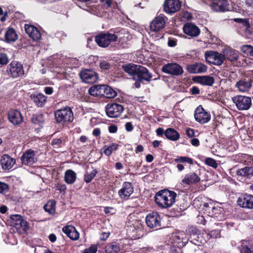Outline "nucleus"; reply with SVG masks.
I'll use <instances>...</instances> for the list:
<instances>
[{"label": "nucleus", "mask_w": 253, "mask_h": 253, "mask_svg": "<svg viewBox=\"0 0 253 253\" xmlns=\"http://www.w3.org/2000/svg\"><path fill=\"white\" fill-rule=\"evenodd\" d=\"M124 110V107L117 103L108 104L105 107L106 115L110 118L119 117Z\"/></svg>", "instance_id": "14"}, {"label": "nucleus", "mask_w": 253, "mask_h": 253, "mask_svg": "<svg viewBox=\"0 0 253 253\" xmlns=\"http://www.w3.org/2000/svg\"><path fill=\"white\" fill-rule=\"evenodd\" d=\"M97 251V245L92 244L88 248L85 249L83 253H96Z\"/></svg>", "instance_id": "54"}, {"label": "nucleus", "mask_w": 253, "mask_h": 253, "mask_svg": "<svg viewBox=\"0 0 253 253\" xmlns=\"http://www.w3.org/2000/svg\"><path fill=\"white\" fill-rule=\"evenodd\" d=\"M237 203L242 208L253 209V195L247 194H243L238 198Z\"/></svg>", "instance_id": "19"}, {"label": "nucleus", "mask_w": 253, "mask_h": 253, "mask_svg": "<svg viewBox=\"0 0 253 253\" xmlns=\"http://www.w3.org/2000/svg\"><path fill=\"white\" fill-rule=\"evenodd\" d=\"M9 62V59L6 53L0 52V64L6 65Z\"/></svg>", "instance_id": "52"}, {"label": "nucleus", "mask_w": 253, "mask_h": 253, "mask_svg": "<svg viewBox=\"0 0 253 253\" xmlns=\"http://www.w3.org/2000/svg\"><path fill=\"white\" fill-rule=\"evenodd\" d=\"M110 236V233L109 232H102L101 233L100 237V239L102 241H106Z\"/></svg>", "instance_id": "63"}, {"label": "nucleus", "mask_w": 253, "mask_h": 253, "mask_svg": "<svg viewBox=\"0 0 253 253\" xmlns=\"http://www.w3.org/2000/svg\"><path fill=\"white\" fill-rule=\"evenodd\" d=\"M100 1L106 8L111 7L112 5V0H100Z\"/></svg>", "instance_id": "60"}, {"label": "nucleus", "mask_w": 253, "mask_h": 253, "mask_svg": "<svg viewBox=\"0 0 253 253\" xmlns=\"http://www.w3.org/2000/svg\"><path fill=\"white\" fill-rule=\"evenodd\" d=\"M183 235L182 233H176L172 236V240L174 244H175L176 245L178 248H182L184 246V242H183Z\"/></svg>", "instance_id": "42"}, {"label": "nucleus", "mask_w": 253, "mask_h": 253, "mask_svg": "<svg viewBox=\"0 0 253 253\" xmlns=\"http://www.w3.org/2000/svg\"><path fill=\"white\" fill-rule=\"evenodd\" d=\"M125 128L128 132H130L133 129V126L131 122H127L125 125Z\"/></svg>", "instance_id": "62"}, {"label": "nucleus", "mask_w": 253, "mask_h": 253, "mask_svg": "<svg viewBox=\"0 0 253 253\" xmlns=\"http://www.w3.org/2000/svg\"><path fill=\"white\" fill-rule=\"evenodd\" d=\"M36 152L31 149H29L25 151L22 157L21 161L22 164L26 166H31L37 162L35 158Z\"/></svg>", "instance_id": "17"}, {"label": "nucleus", "mask_w": 253, "mask_h": 253, "mask_svg": "<svg viewBox=\"0 0 253 253\" xmlns=\"http://www.w3.org/2000/svg\"><path fill=\"white\" fill-rule=\"evenodd\" d=\"M203 206V210H205V211L211 214L212 216H216V214L218 213V209L215 208L212 204L204 203Z\"/></svg>", "instance_id": "39"}, {"label": "nucleus", "mask_w": 253, "mask_h": 253, "mask_svg": "<svg viewBox=\"0 0 253 253\" xmlns=\"http://www.w3.org/2000/svg\"><path fill=\"white\" fill-rule=\"evenodd\" d=\"M108 130L110 133H116L118 130V127L115 125H112L108 127Z\"/></svg>", "instance_id": "61"}, {"label": "nucleus", "mask_w": 253, "mask_h": 253, "mask_svg": "<svg viewBox=\"0 0 253 253\" xmlns=\"http://www.w3.org/2000/svg\"><path fill=\"white\" fill-rule=\"evenodd\" d=\"M232 100L239 110H247L252 105V99L249 96L238 95L234 96Z\"/></svg>", "instance_id": "7"}, {"label": "nucleus", "mask_w": 253, "mask_h": 253, "mask_svg": "<svg viewBox=\"0 0 253 253\" xmlns=\"http://www.w3.org/2000/svg\"><path fill=\"white\" fill-rule=\"evenodd\" d=\"M234 21L237 23H240L242 24V25L246 28H249L250 26L249 21L247 19L235 18L234 19Z\"/></svg>", "instance_id": "53"}, {"label": "nucleus", "mask_w": 253, "mask_h": 253, "mask_svg": "<svg viewBox=\"0 0 253 253\" xmlns=\"http://www.w3.org/2000/svg\"><path fill=\"white\" fill-rule=\"evenodd\" d=\"M62 231L72 240H78L80 234L76 228L72 225L65 226L62 228Z\"/></svg>", "instance_id": "26"}, {"label": "nucleus", "mask_w": 253, "mask_h": 253, "mask_svg": "<svg viewBox=\"0 0 253 253\" xmlns=\"http://www.w3.org/2000/svg\"><path fill=\"white\" fill-rule=\"evenodd\" d=\"M252 86V83L251 79L245 78L238 81L235 84V87L237 88L240 92L249 91Z\"/></svg>", "instance_id": "28"}, {"label": "nucleus", "mask_w": 253, "mask_h": 253, "mask_svg": "<svg viewBox=\"0 0 253 253\" xmlns=\"http://www.w3.org/2000/svg\"><path fill=\"white\" fill-rule=\"evenodd\" d=\"M4 39V41L7 43L16 41L18 39L16 31L12 28H8L5 33Z\"/></svg>", "instance_id": "32"}, {"label": "nucleus", "mask_w": 253, "mask_h": 253, "mask_svg": "<svg viewBox=\"0 0 253 253\" xmlns=\"http://www.w3.org/2000/svg\"><path fill=\"white\" fill-rule=\"evenodd\" d=\"M0 15H2L0 19L1 22H4L8 16V12L5 11L4 12L2 8L0 7Z\"/></svg>", "instance_id": "57"}, {"label": "nucleus", "mask_w": 253, "mask_h": 253, "mask_svg": "<svg viewBox=\"0 0 253 253\" xmlns=\"http://www.w3.org/2000/svg\"><path fill=\"white\" fill-rule=\"evenodd\" d=\"M144 231L141 227L136 226L132 230L131 238L133 239H140L143 236Z\"/></svg>", "instance_id": "41"}, {"label": "nucleus", "mask_w": 253, "mask_h": 253, "mask_svg": "<svg viewBox=\"0 0 253 253\" xmlns=\"http://www.w3.org/2000/svg\"><path fill=\"white\" fill-rule=\"evenodd\" d=\"M54 115L56 122L63 125L71 123L74 120L72 109L67 106L55 111Z\"/></svg>", "instance_id": "4"}, {"label": "nucleus", "mask_w": 253, "mask_h": 253, "mask_svg": "<svg viewBox=\"0 0 253 253\" xmlns=\"http://www.w3.org/2000/svg\"><path fill=\"white\" fill-rule=\"evenodd\" d=\"M168 44L170 47H174L177 44V40L171 38H169Z\"/></svg>", "instance_id": "59"}, {"label": "nucleus", "mask_w": 253, "mask_h": 253, "mask_svg": "<svg viewBox=\"0 0 253 253\" xmlns=\"http://www.w3.org/2000/svg\"><path fill=\"white\" fill-rule=\"evenodd\" d=\"M105 85L106 84L93 85L88 89V93L91 96L102 97L104 95Z\"/></svg>", "instance_id": "29"}, {"label": "nucleus", "mask_w": 253, "mask_h": 253, "mask_svg": "<svg viewBox=\"0 0 253 253\" xmlns=\"http://www.w3.org/2000/svg\"><path fill=\"white\" fill-rule=\"evenodd\" d=\"M201 180L199 175L195 172H192L185 175L184 177L182 179L180 184H186L191 185L196 184Z\"/></svg>", "instance_id": "24"}, {"label": "nucleus", "mask_w": 253, "mask_h": 253, "mask_svg": "<svg viewBox=\"0 0 253 253\" xmlns=\"http://www.w3.org/2000/svg\"><path fill=\"white\" fill-rule=\"evenodd\" d=\"M97 173L98 171L96 169H93L90 173H86L84 175V181L87 183L90 182Z\"/></svg>", "instance_id": "45"}, {"label": "nucleus", "mask_w": 253, "mask_h": 253, "mask_svg": "<svg viewBox=\"0 0 253 253\" xmlns=\"http://www.w3.org/2000/svg\"><path fill=\"white\" fill-rule=\"evenodd\" d=\"M185 133L189 138H193L196 136L195 130L190 127L186 128Z\"/></svg>", "instance_id": "56"}, {"label": "nucleus", "mask_w": 253, "mask_h": 253, "mask_svg": "<svg viewBox=\"0 0 253 253\" xmlns=\"http://www.w3.org/2000/svg\"><path fill=\"white\" fill-rule=\"evenodd\" d=\"M8 118L9 122L14 125H19L23 122L22 114L18 110H10L8 113Z\"/></svg>", "instance_id": "22"}, {"label": "nucleus", "mask_w": 253, "mask_h": 253, "mask_svg": "<svg viewBox=\"0 0 253 253\" xmlns=\"http://www.w3.org/2000/svg\"><path fill=\"white\" fill-rule=\"evenodd\" d=\"M192 80L195 83L207 86H212L215 81L214 78L210 76H195Z\"/></svg>", "instance_id": "27"}, {"label": "nucleus", "mask_w": 253, "mask_h": 253, "mask_svg": "<svg viewBox=\"0 0 253 253\" xmlns=\"http://www.w3.org/2000/svg\"><path fill=\"white\" fill-rule=\"evenodd\" d=\"M156 132L157 136L162 137L165 135L168 139L173 141H177L180 138L179 132L173 128H168L164 130L162 127H159L156 129Z\"/></svg>", "instance_id": "10"}, {"label": "nucleus", "mask_w": 253, "mask_h": 253, "mask_svg": "<svg viewBox=\"0 0 253 253\" xmlns=\"http://www.w3.org/2000/svg\"><path fill=\"white\" fill-rule=\"evenodd\" d=\"M32 121L34 124L39 125L40 126L42 125L44 122L43 115L42 114H38L34 115Z\"/></svg>", "instance_id": "47"}, {"label": "nucleus", "mask_w": 253, "mask_h": 253, "mask_svg": "<svg viewBox=\"0 0 253 253\" xmlns=\"http://www.w3.org/2000/svg\"><path fill=\"white\" fill-rule=\"evenodd\" d=\"M211 114L207 112L202 105L198 106L194 111L195 120L201 124L207 123L211 120Z\"/></svg>", "instance_id": "11"}, {"label": "nucleus", "mask_w": 253, "mask_h": 253, "mask_svg": "<svg viewBox=\"0 0 253 253\" xmlns=\"http://www.w3.org/2000/svg\"><path fill=\"white\" fill-rule=\"evenodd\" d=\"M223 55H225V59L231 61L235 62L238 59V54L234 49H225L223 50Z\"/></svg>", "instance_id": "36"}, {"label": "nucleus", "mask_w": 253, "mask_h": 253, "mask_svg": "<svg viewBox=\"0 0 253 253\" xmlns=\"http://www.w3.org/2000/svg\"><path fill=\"white\" fill-rule=\"evenodd\" d=\"M211 6L214 11L224 12L229 10V4L227 0H212Z\"/></svg>", "instance_id": "18"}, {"label": "nucleus", "mask_w": 253, "mask_h": 253, "mask_svg": "<svg viewBox=\"0 0 253 253\" xmlns=\"http://www.w3.org/2000/svg\"><path fill=\"white\" fill-rule=\"evenodd\" d=\"M145 221L150 228H159L161 226V218L157 212L153 211L148 214L145 218Z\"/></svg>", "instance_id": "13"}, {"label": "nucleus", "mask_w": 253, "mask_h": 253, "mask_svg": "<svg viewBox=\"0 0 253 253\" xmlns=\"http://www.w3.org/2000/svg\"><path fill=\"white\" fill-rule=\"evenodd\" d=\"M0 163L2 166L3 169H9L13 166V161L9 156L8 155L5 156L0 161Z\"/></svg>", "instance_id": "38"}, {"label": "nucleus", "mask_w": 253, "mask_h": 253, "mask_svg": "<svg viewBox=\"0 0 253 253\" xmlns=\"http://www.w3.org/2000/svg\"><path fill=\"white\" fill-rule=\"evenodd\" d=\"M174 162L176 163H188L190 165L193 164V160L192 158L186 156H179L174 159Z\"/></svg>", "instance_id": "46"}, {"label": "nucleus", "mask_w": 253, "mask_h": 253, "mask_svg": "<svg viewBox=\"0 0 253 253\" xmlns=\"http://www.w3.org/2000/svg\"><path fill=\"white\" fill-rule=\"evenodd\" d=\"M241 50L243 53L249 56H253V46L244 45L242 46Z\"/></svg>", "instance_id": "50"}, {"label": "nucleus", "mask_w": 253, "mask_h": 253, "mask_svg": "<svg viewBox=\"0 0 253 253\" xmlns=\"http://www.w3.org/2000/svg\"><path fill=\"white\" fill-rule=\"evenodd\" d=\"M237 176L250 178L253 176V167H245L236 170Z\"/></svg>", "instance_id": "31"}, {"label": "nucleus", "mask_w": 253, "mask_h": 253, "mask_svg": "<svg viewBox=\"0 0 253 253\" xmlns=\"http://www.w3.org/2000/svg\"><path fill=\"white\" fill-rule=\"evenodd\" d=\"M11 226L14 227L19 234H23L29 229V223L20 214H12L10 216Z\"/></svg>", "instance_id": "5"}, {"label": "nucleus", "mask_w": 253, "mask_h": 253, "mask_svg": "<svg viewBox=\"0 0 253 253\" xmlns=\"http://www.w3.org/2000/svg\"><path fill=\"white\" fill-rule=\"evenodd\" d=\"M205 57L207 62L217 66L221 65L225 60L224 55L212 50L206 51Z\"/></svg>", "instance_id": "6"}, {"label": "nucleus", "mask_w": 253, "mask_h": 253, "mask_svg": "<svg viewBox=\"0 0 253 253\" xmlns=\"http://www.w3.org/2000/svg\"><path fill=\"white\" fill-rule=\"evenodd\" d=\"M166 24L165 18L163 15H160L156 17L150 24L151 31L156 32L164 28Z\"/></svg>", "instance_id": "25"}, {"label": "nucleus", "mask_w": 253, "mask_h": 253, "mask_svg": "<svg viewBox=\"0 0 253 253\" xmlns=\"http://www.w3.org/2000/svg\"><path fill=\"white\" fill-rule=\"evenodd\" d=\"M65 142L64 138H53L51 142V145L55 148H59L65 145Z\"/></svg>", "instance_id": "44"}, {"label": "nucleus", "mask_w": 253, "mask_h": 253, "mask_svg": "<svg viewBox=\"0 0 253 253\" xmlns=\"http://www.w3.org/2000/svg\"><path fill=\"white\" fill-rule=\"evenodd\" d=\"M110 32H113L112 34L109 32H101L95 37V41L97 44L101 47H106L111 43V42H116L119 38V42L121 39L125 37L122 36V35H126L128 36V33H126L124 29L117 28L113 31V29L110 30Z\"/></svg>", "instance_id": "2"}, {"label": "nucleus", "mask_w": 253, "mask_h": 253, "mask_svg": "<svg viewBox=\"0 0 253 253\" xmlns=\"http://www.w3.org/2000/svg\"><path fill=\"white\" fill-rule=\"evenodd\" d=\"M205 163L208 166L211 167L214 169H216L218 166L216 161L211 158H207L205 159Z\"/></svg>", "instance_id": "51"}, {"label": "nucleus", "mask_w": 253, "mask_h": 253, "mask_svg": "<svg viewBox=\"0 0 253 253\" xmlns=\"http://www.w3.org/2000/svg\"><path fill=\"white\" fill-rule=\"evenodd\" d=\"M181 6L179 0H166L164 4V11L169 14L178 11Z\"/></svg>", "instance_id": "16"}, {"label": "nucleus", "mask_w": 253, "mask_h": 253, "mask_svg": "<svg viewBox=\"0 0 253 253\" xmlns=\"http://www.w3.org/2000/svg\"><path fill=\"white\" fill-rule=\"evenodd\" d=\"M120 250V245L116 242L108 243L105 247L106 253H119Z\"/></svg>", "instance_id": "34"}, {"label": "nucleus", "mask_w": 253, "mask_h": 253, "mask_svg": "<svg viewBox=\"0 0 253 253\" xmlns=\"http://www.w3.org/2000/svg\"><path fill=\"white\" fill-rule=\"evenodd\" d=\"M105 91H104V95L103 97L107 98H113L116 96L117 93L109 85H105Z\"/></svg>", "instance_id": "43"}, {"label": "nucleus", "mask_w": 253, "mask_h": 253, "mask_svg": "<svg viewBox=\"0 0 253 253\" xmlns=\"http://www.w3.org/2000/svg\"><path fill=\"white\" fill-rule=\"evenodd\" d=\"M30 98L35 105L40 107H43L47 101V97L41 93H33Z\"/></svg>", "instance_id": "30"}, {"label": "nucleus", "mask_w": 253, "mask_h": 253, "mask_svg": "<svg viewBox=\"0 0 253 253\" xmlns=\"http://www.w3.org/2000/svg\"><path fill=\"white\" fill-rule=\"evenodd\" d=\"M162 71L173 76H178L183 73L182 67L176 63H169L163 65Z\"/></svg>", "instance_id": "9"}, {"label": "nucleus", "mask_w": 253, "mask_h": 253, "mask_svg": "<svg viewBox=\"0 0 253 253\" xmlns=\"http://www.w3.org/2000/svg\"><path fill=\"white\" fill-rule=\"evenodd\" d=\"M80 77L84 82L88 84L94 83L98 79L97 73L90 69L82 70L80 73Z\"/></svg>", "instance_id": "15"}, {"label": "nucleus", "mask_w": 253, "mask_h": 253, "mask_svg": "<svg viewBox=\"0 0 253 253\" xmlns=\"http://www.w3.org/2000/svg\"><path fill=\"white\" fill-rule=\"evenodd\" d=\"M249 242L247 241H243L240 248L241 253H253V251L251 248H249L248 246Z\"/></svg>", "instance_id": "49"}, {"label": "nucleus", "mask_w": 253, "mask_h": 253, "mask_svg": "<svg viewBox=\"0 0 253 253\" xmlns=\"http://www.w3.org/2000/svg\"><path fill=\"white\" fill-rule=\"evenodd\" d=\"M57 190L59 191L60 193H65L66 190V186L64 184L58 183L56 186Z\"/></svg>", "instance_id": "58"}, {"label": "nucleus", "mask_w": 253, "mask_h": 253, "mask_svg": "<svg viewBox=\"0 0 253 253\" xmlns=\"http://www.w3.org/2000/svg\"><path fill=\"white\" fill-rule=\"evenodd\" d=\"M99 66L102 71L105 73H108L112 65L108 62L103 60L100 62Z\"/></svg>", "instance_id": "48"}, {"label": "nucleus", "mask_w": 253, "mask_h": 253, "mask_svg": "<svg viewBox=\"0 0 253 253\" xmlns=\"http://www.w3.org/2000/svg\"><path fill=\"white\" fill-rule=\"evenodd\" d=\"M8 74L12 78H16L24 74L23 64L18 61L13 60L7 66Z\"/></svg>", "instance_id": "8"}, {"label": "nucleus", "mask_w": 253, "mask_h": 253, "mask_svg": "<svg viewBox=\"0 0 253 253\" xmlns=\"http://www.w3.org/2000/svg\"><path fill=\"white\" fill-rule=\"evenodd\" d=\"M183 30L186 35L192 37H197L200 33V29L192 23L185 24L183 27Z\"/></svg>", "instance_id": "23"}, {"label": "nucleus", "mask_w": 253, "mask_h": 253, "mask_svg": "<svg viewBox=\"0 0 253 253\" xmlns=\"http://www.w3.org/2000/svg\"><path fill=\"white\" fill-rule=\"evenodd\" d=\"M56 202L54 200H49L44 205L43 209L50 215H54L56 212Z\"/></svg>", "instance_id": "37"}, {"label": "nucleus", "mask_w": 253, "mask_h": 253, "mask_svg": "<svg viewBox=\"0 0 253 253\" xmlns=\"http://www.w3.org/2000/svg\"><path fill=\"white\" fill-rule=\"evenodd\" d=\"M200 92L199 88L196 86H193L190 89V92L193 95L198 94L200 93Z\"/></svg>", "instance_id": "64"}, {"label": "nucleus", "mask_w": 253, "mask_h": 253, "mask_svg": "<svg viewBox=\"0 0 253 253\" xmlns=\"http://www.w3.org/2000/svg\"><path fill=\"white\" fill-rule=\"evenodd\" d=\"M25 30L27 35L34 41H39L41 39V34L40 30L32 25L25 24Z\"/></svg>", "instance_id": "21"}, {"label": "nucleus", "mask_w": 253, "mask_h": 253, "mask_svg": "<svg viewBox=\"0 0 253 253\" xmlns=\"http://www.w3.org/2000/svg\"><path fill=\"white\" fill-rule=\"evenodd\" d=\"M177 194L173 191L165 188L157 192L154 196L156 204L163 209L171 207L176 202Z\"/></svg>", "instance_id": "3"}, {"label": "nucleus", "mask_w": 253, "mask_h": 253, "mask_svg": "<svg viewBox=\"0 0 253 253\" xmlns=\"http://www.w3.org/2000/svg\"><path fill=\"white\" fill-rule=\"evenodd\" d=\"M119 147V145L118 144L112 143L110 145L108 146H105L103 147V153L106 156L109 157L113 151L118 150Z\"/></svg>", "instance_id": "40"}, {"label": "nucleus", "mask_w": 253, "mask_h": 253, "mask_svg": "<svg viewBox=\"0 0 253 253\" xmlns=\"http://www.w3.org/2000/svg\"><path fill=\"white\" fill-rule=\"evenodd\" d=\"M123 70L135 81L133 85L135 88H139L141 84L144 82L149 83L152 78V74L145 67L133 63H128L122 65Z\"/></svg>", "instance_id": "1"}, {"label": "nucleus", "mask_w": 253, "mask_h": 253, "mask_svg": "<svg viewBox=\"0 0 253 253\" xmlns=\"http://www.w3.org/2000/svg\"><path fill=\"white\" fill-rule=\"evenodd\" d=\"M186 231L189 235L188 240H189L191 243L199 246L201 243V242L199 241L200 231L195 226H190Z\"/></svg>", "instance_id": "20"}, {"label": "nucleus", "mask_w": 253, "mask_h": 253, "mask_svg": "<svg viewBox=\"0 0 253 253\" xmlns=\"http://www.w3.org/2000/svg\"><path fill=\"white\" fill-rule=\"evenodd\" d=\"M188 70L192 73H205L207 70V67L204 64L196 63L189 66Z\"/></svg>", "instance_id": "33"}, {"label": "nucleus", "mask_w": 253, "mask_h": 253, "mask_svg": "<svg viewBox=\"0 0 253 253\" xmlns=\"http://www.w3.org/2000/svg\"><path fill=\"white\" fill-rule=\"evenodd\" d=\"M77 179L76 172L72 169H68L65 172L64 181L68 184H73Z\"/></svg>", "instance_id": "35"}, {"label": "nucleus", "mask_w": 253, "mask_h": 253, "mask_svg": "<svg viewBox=\"0 0 253 253\" xmlns=\"http://www.w3.org/2000/svg\"><path fill=\"white\" fill-rule=\"evenodd\" d=\"M134 191L133 184L130 182L125 181L122 184V188L118 191L119 197L124 201L128 200Z\"/></svg>", "instance_id": "12"}, {"label": "nucleus", "mask_w": 253, "mask_h": 253, "mask_svg": "<svg viewBox=\"0 0 253 253\" xmlns=\"http://www.w3.org/2000/svg\"><path fill=\"white\" fill-rule=\"evenodd\" d=\"M9 185L4 182H0V193H5L9 191Z\"/></svg>", "instance_id": "55"}]
</instances>
